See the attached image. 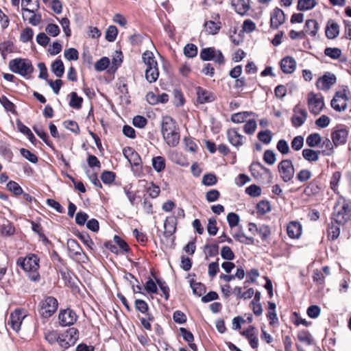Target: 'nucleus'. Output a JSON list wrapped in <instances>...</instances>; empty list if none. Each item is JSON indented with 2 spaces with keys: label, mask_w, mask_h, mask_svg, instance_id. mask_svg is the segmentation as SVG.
Here are the masks:
<instances>
[{
  "label": "nucleus",
  "mask_w": 351,
  "mask_h": 351,
  "mask_svg": "<svg viewBox=\"0 0 351 351\" xmlns=\"http://www.w3.org/2000/svg\"><path fill=\"white\" fill-rule=\"evenodd\" d=\"M176 217L174 216L167 217L164 223V234L167 239L173 234L176 230Z\"/></svg>",
  "instance_id": "21"
},
{
  "label": "nucleus",
  "mask_w": 351,
  "mask_h": 351,
  "mask_svg": "<svg viewBox=\"0 0 351 351\" xmlns=\"http://www.w3.org/2000/svg\"><path fill=\"white\" fill-rule=\"evenodd\" d=\"M280 68L285 73H291L295 69V60L289 56L285 57L281 60Z\"/></svg>",
  "instance_id": "24"
},
{
  "label": "nucleus",
  "mask_w": 351,
  "mask_h": 351,
  "mask_svg": "<svg viewBox=\"0 0 351 351\" xmlns=\"http://www.w3.org/2000/svg\"><path fill=\"white\" fill-rule=\"evenodd\" d=\"M64 56L69 61L77 60L79 58V53L75 48H69L64 50Z\"/></svg>",
  "instance_id": "49"
},
{
  "label": "nucleus",
  "mask_w": 351,
  "mask_h": 351,
  "mask_svg": "<svg viewBox=\"0 0 351 351\" xmlns=\"http://www.w3.org/2000/svg\"><path fill=\"white\" fill-rule=\"evenodd\" d=\"M322 154L323 156H330L333 153V145L332 143L329 138H325L321 145Z\"/></svg>",
  "instance_id": "39"
},
{
  "label": "nucleus",
  "mask_w": 351,
  "mask_h": 351,
  "mask_svg": "<svg viewBox=\"0 0 351 351\" xmlns=\"http://www.w3.org/2000/svg\"><path fill=\"white\" fill-rule=\"evenodd\" d=\"M161 132L166 143L171 147L177 146L180 142V130L174 119L169 116L162 117Z\"/></svg>",
  "instance_id": "1"
},
{
  "label": "nucleus",
  "mask_w": 351,
  "mask_h": 351,
  "mask_svg": "<svg viewBox=\"0 0 351 351\" xmlns=\"http://www.w3.org/2000/svg\"><path fill=\"white\" fill-rule=\"evenodd\" d=\"M77 319V315L71 308L60 309L58 315V321L61 326H71Z\"/></svg>",
  "instance_id": "10"
},
{
  "label": "nucleus",
  "mask_w": 351,
  "mask_h": 351,
  "mask_svg": "<svg viewBox=\"0 0 351 351\" xmlns=\"http://www.w3.org/2000/svg\"><path fill=\"white\" fill-rule=\"evenodd\" d=\"M204 252L206 254V258L208 257H214L219 254V246L217 243H207L204 246Z\"/></svg>",
  "instance_id": "32"
},
{
  "label": "nucleus",
  "mask_w": 351,
  "mask_h": 351,
  "mask_svg": "<svg viewBox=\"0 0 351 351\" xmlns=\"http://www.w3.org/2000/svg\"><path fill=\"white\" fill-rule=\"evenodd\" d=\"M256 127L257 124L256 121L250 119L244 125L243 130L246 134H252L255 132Z\"/></svg>",
  "instance_id": "61"
},
{
  "label": "nucleus",
  "mask_w": 351,
  "mask_h": 351,
  "mask_svg": "<svg viewBox=\"0 0 351 351\" xmlns=\"http://www.w3.org/2000/svg\"><path fill=\"white\" fill-rule=\"evenodd\" d=\"M339 34V25L332 21H329L326 27V36L328 39H335Z\"/></svg>",
  "instance_id": "25"
},
{
  "label": "nucleus",
  "mask_w": 351,
  "mask_h": 351,
  "mask_svg": "<svg viewBox=\"0 0 351 351\" xmlns=\"http://www.w3.org/2000/svg\"><path fill=\"white\" fill-rule=\"evenodd\" d=\"M322 142V138L318 133L308 135V147L318 146Z\"/></svg>",
  "instance_id": "60"
},
{
  "label": "nucleus",
  "mask_w": 351,
  "mask_h": 351,
  "mask_svg": "<svg viewBox=\"0 0 351 351\" xmlns=\"http://www.w3.org/2000/svg\"><path fill=\"white\" fill-rule=\"evenodd\" d=\"M156 281L155 282L151 278H148L145 284V289L148 293H154L156 294L158 293V287H157Z\"/></svg>",
  "instance_id": "44"
},
{
  "label": "nucleus",
  "mask_w": 351,
  "mask_h": 351,
  "mask_svg": "<svg viewBox=\"0 0 351 351\" xmlns=\"http://www.w3.org/2000/svg\"><path fill=\"white\" fill-rule=\"evenodd\" d=\"M250 0H237L235 2L232 3V6H234L235 11L241 14H245L248 10H250Z\"/></svg>",
  "instance_id": "26"
},
{
  "label": "nucleus",
  "mask_w": 351,
  "mask_h": 351,
  "mask_svg": "<svg viewBox=\"0 0 351 351\" xmlns=\"http://www.w3.org/2000/svg\"><path fill=\"white\" fill-rule=\"evenodd\" d=\"M135 308L141 313L145 314L148 311L149 307L147 303L141 299H136L134 302Z\"/></svg>",
  "instance_id": "55"
},
{
  "label": "nucleus",
  "mask_w": 351,
  "mask_h": 351,
  "mask_svg": "<svg viewBox=\"0 0 351 351\" xmlns=\"http://www.w3.org/2000/svg\"><path fill=\"white\" fill-rule=\"evenodd\" d=\"M159 77L158 66L150 67L145 70V78L149 83L155 82Z\"/></svg>",
  "instance_id": "36"
},
{
  "label": "nucleus",
  "mask_w": 351,
  "mask_h": 351,
  "mask_svg": "<svg viewBox=\"0 0 351 351\" xmlns=\"http://www.w3.org/2000/svg\"><path fill=\"white\" fill-rule=\"evenodd\" d=\"M64 126L75 134L80 133V128L77 123L72 120H66L63 122Z\"/></svg>",
  "instance_id": "56"
},
{
  "label": "nucleus",
  "mask_w": 351,
  "mask_h": 351,
  "mask_svg": "<svg viewBox=\"0 0 351 351\" xmlns=\"http://www.w3.org/2000/svg\"><path fill=\"white\" fill-rule=\"evenodd\" d=\"M256 208L258 213L265 214L271 210L269 202L268 201H261L257 204Z\"/></svg>",
  "instance_id": "63"
},
{
  "label": "nucleus",
  "mask_w": 351,
  "mask_h": 351,
  "mask_svg": "<svg viewBox=\"0 0 351 351\" xmlns=\"http://www.w3.org/2000/svg\"><path fill=\"white\" fill-rule=\"evenodd\" d=\"M294 114L292 117V124L295 127L301 126L306 120V112L304 110L300 109L299 106H295L293 110Z\"/></svg>",
  "instance_id": "22"
},
{
  "label": "nucleus",
  "mask_w": 351,
  "mask_h": 351,
  "mask_svg": "<svg viewBox=\"0 0 351 351\" xmlns=\"http://www.w3.org/2000/svg\"><path fill=\"white\" fill-rule=\"evenodd\" d=\"M152 166L157 172H160L165 169V159L162 156H156L152 158Z\"/></svg>",
  "instance_id": "38"
},
{
  "label": "nucleus",
  "mask_w": 351,
  "mask_h": 351,
  "mask_svg": "<svg viewBox=\"0 0 351 351\" xmlns=\"http://www.w3.org/2000/svg\"><path fill=\"white\" fill-rule=\"evenodd\" d=\"M263 160L269 165H274L276 160L275 153L272 150H266L263 155Z\"/></svg>",
  "instance_id": "58"
},
{
  "label": "nucleus",
  "mask_w": 351,
  "mask_h": 351,
  "mask_svg": "<svg viewBox=\"0 0 351 351\" xmlns=\"http://www.w3.org/2000/svg\"><path fill=\"white\" fill-rule=\"evenodd\" d=\"M213 20L206 21L204 29L208 34H217L221 28V23L219 21L220 16L218 13L213 14L211 16Z\"/></svg>",
  "instance_id": "14"
},
{
  "label": "nucleus",
  "mask_w": 351,
  "mask_h": 351,
  "mask_svg": "<svg viewBox=\"0 0 351 351\" xmlns=\"http://www.w3.org/2000/svg\"><path fill=\"white\" fill-rule=\"evenodd\" d=\"M332 220L338 225H345L351 219V208L343 198H339L334 206Z\"/></svg>",
  "instance_id": "2"
},
{
  "label": "nucleus",
  "mask_w": 351,
  "mask_h": 351,
  "mask_svg": "<svg viewBox=\"0 0 351 351\" xmlns=\"http://www.w3.org/2000/svg\"><path fill=\"white\" fill-rule=\"evenodd\" d=\"M184 54L189 58L195 57L197 54V46L192 43L187 44L184 47Z\"/></svg>",
  "instance_id": "42"
},
{
  "label": "nucleus",
  "mask_w": 351,
  "mask_h": 351,
  "mask_svg": "<svg viewBox=\"0 0 351 351\" xmlns=\"http://www.w3.org/2000/svg\"><path fill=\"white\" fill-rule=\"evenodd\" d=\"M58 271L65 283L73 287L75 284L73 277H75V276L74 274L66 267H61Z\"/></svg>",
  "instance_id": "27"
},
{
  "label": "nucleus",
  "mask_w": 351,
  "mask_h": 351,
  "mask_svg": "<svg viewBox=\"0 0 351 351\" xmlns=\"http://www.w3.org/2000/svg\"><path fill=\"white\" fill-rule=\"evenodd\" d=\"M197 100L200 104L209 103L215 100V95L203 88L202 87L198 86L196 88Z\"/></svg>",
  "instance_id": "20"
},
{
  "label": "nucleus",
  "mask_w": 351,
  "mask_h": 351,
  "mask_svg": "<svg viewBox=\"0 0 351 351\" xmlns=\"http://www.w3.org/2000/svg\"><path fill=\"white\" fill-rule=\"evenodd\" d=\"M33 36V29L30 27H26L21 33L20 39L23 43H27L32 39Z\"/></svg>",
  "instance_id": "52"
},
{
  "label": "nucleus",
  "mask_w": 351,
  "mask_h": 351,
  "mask_svg": "<svg viewBox=\"0 0 351 351\" xmlns=\"http://www.w3.org/2000/svg\"><path fill=\"white\" fill-rule=\"evenodd\" d=\"M62 334L69 339V341H71L74 344L76 343L79 338V331L75 328H69Z\"/></svg>",
  "instance_id": "40"
},
{
  "label": "nucleus",
  "mask_w": 351,
  "mask_h": 351,
  "mask_svg": "<svg viewBox=\"0 0 351 351\" xmlns=\"http://www.w3.org/2000/svg\"><path fill=\"white\" fill-rule=\"evenodd\" d=\"M14 50V47L12 42L7 40L0 43V53L3 59H5L7 55L12 53Z\"/></svg>",
  "instance_id": "35"
},
{
  "label": "nucleus",
  "mask_w": 351,
  "mask_h": 351,
  "mask_svg": "<svg viewBox=\"0 0 351 351\" xmlns=\"http://www.w3.org/2000/svg\"><path fill=\"white\" fill-rule=\"evenodd\" d=\"M69 255L77 261H84L86 256L83 252L79 243H66Z\"/></svg>",
  "instance_id": "15"
},
{
  "label": "nucleus",
  "mask_w": 351,
  "mask_h": 351,
  "mask_svg": "<svg viewBox=\"0 0 351 351\" xmlns=\"http://www.w3.org/2000/svg\"><path fill=\"white\" fill-rule=\"evenodd\" d=\"M15 233V228L9 221L3 223L0 226V236L3 238H7L13 235Z\"/></svg>",
  "instance_id": "29"
},
{
  "label": "nucleus",
  "mask_w": 351,
  "mask_h": 351,
  "mask_svg": "<svg viewBox=\"0 0 351 351\" xmlns=\"http://www.w3.org/2000/svg\"><path fill=\"white\" fill-rule=\"evenodd\" d=\"M307 346V332L304 330L300 331L298 334V341L295 343L298 351H305V347Z\"/></svg>",
  "instance_id": "30"
},
{
  "label": "nucleus",
  "mask_w": 351,
  "mask_h": 351,
  "mask_svg": "<svg viewBox=\"0 0 351 351\" xmlns=\"http://www.w3.org/2000/svg\"><path fill=\"white\" fill-rule=\"evenodd\" d=\"M245 193L251 197H259L261 195V189L256 184H252L246 188Z\"/></svg>",
  "instance_id": "54"
},
{
  "label": "nucleus",
  "mask_w": 351,
  "mask_h": 351,
  "mask_svg": "<svg viewBox=\"0 0 351 351\" xmlns=\"http://www.w3.org/2000/svg\"><path fill=\"white\" fill-rule=\"evenodd\" d=\"M0 103L4 107L6 111L14 112V105L5 96L3 95L0 97Z\"/></svg>",
  "instance_id": "62"
},
{
  "label": "nucleus",
  "mask_w": 351,
  "mask_h": 351,
  "mask_svg": "<svg viewBox=\"0 0 351 351\" xmlns=\"http://www.w3.org/2000/svg\"><path fill=\"white\" fill-rule=\"evenodd\" d=\"M341 53V50L337 47H326L324 50V54L334 60L338 59Z\"/></svg>",
  "instance_id": "43"
},
{
  "label": "nucleus",
  "mask_w": 351,
  "mask_h": 351,
  "mask_svg": "<svg viewBox=\"0 0 351 351\" xmlns=\"http://www.w3.org/2000/svg\"><path fill=\"white\" fill-rule=\"evenodd\" d=\"M227 137L229 143L234 147L239 149L241 147L246 138L239 134L238 128H230L227 130Z\"/></svg>",
  "instance_id": "13"
},
{
  "label": "nucleus",
  "mask_w": 351,
  "mask_h": 351,
  "mask_svg": "<svg viewBox=\"0 0 351 351\" xmlns=\"http://www.w3.org/2000/svg\"><path fill=\"white\" fill-rule=\"evenodd\" d=\"M118 34V29L114 25H110L106 32V39L109 42H113L116 40Z\"/></svg>",
  "instance_id": "45"
},
{
  "label": "nucleus",
  "mask_w": 351,
  "mask_h": 351,
  "mask_svg": "<svg viewBox=\"0 0 351 351\" xmlns=\"http://www.w3.org/2000/svg\"><path fill=\"white\" fill-rule=\"evenodd\" d=\"M7 189L13 193L15 195H21L23 192L20 185L17 182L12 180L8 182L7 184Z\"/></svg>",
  "instance_id": "48"
},
{
  "label": "nucleus",
  "mask_w": 351,
  "mask_h": 351,
  "mask_svg": "<svg viewBox=\"0 0 351 351\" xmlns=\"http://www.w3.org/2000/svg\"><path fill=\"white\" fill-rule=\"evenodd\" d=\"M336 80L334 74L327 73L317 80L316 86L320 90H328L336 82Z\"/></svg>",
  "instance_id": "18"
},
{
  "label": "nucleus",
  "mask_w": 351,
  "mask_h": 351,
  "mask_svg": "<svg viewBox=\"0 0 351 351\" xmlns=\"http://www.w3.org/2000/svg\"><path fill=\"white\" fill-rule=\"evenodd\" d=\"M333 221H334L332 220V222L327 230L328 237L331 240L337 239L340 233V225H338L337 223L334 224Z\"/></svg>",
  "instance_id": "37"
},
{
  "label": "nucleus",
  "mask_w": 351,
  "mask_h": 351,
  "mask_svg": "<svg viewBox=\"0 0 351 351\" xmlns=\"http://www.w3.org/2000/svg\"><path fill=\"white\" fill-rule=\"evenodd\" d=\"M58 306V300L53 297L47 296L39 303L38 311L41 317L49 318L56 311Z\"/></svg>",
  "instance_id": "5"
},
{
  "label": "nucleus",
  "mask_w": 351,
  "mask_h": 351,
  "mask_svg": "<svg viewBox=\"0 0 351 351\" xmlns=\"http://www.w3.org/2000/svg\"><path fill=\"white\" fill-rule=\"evenodd\" d=\"M16 265L25 271H34L39 268V258L34 254H29L25 257H19Z\"/></svg>",
  "instance_id": "6"
},
{
  "label": "nucleus",
  "mask_w": 351,
  "mask_h": 351,
  "mask_svg": "<svg viewBox=\"0 0 351 351\" xmlns=\"http://www.w3.org/2000/svg\"><path fill=\"white\" fill-rule=\"evenodd\" d=\"M250 169L252 175L256 180L266 183L271 182L273 176L270 170L263 166L261 162H253Z\"/></svg>",
  "instance_id": "4"
},
{
  "label": "nucleus",
  "mask_w": 351,
  "mask_h": 351,
  "mask_svg": "<svg viewBox=\"0 0 351 351\" xmlns=\"http://www.w3.org/2000/svg\"><path fill=\"white\" fill-rule=\"evenodd\" d=\"M26 317L25 311L22 308H16L10 314L8 320V325L15 331L20 330L21 324L24 318Z\"/></svg>",
  "instance_id": "12"
},
{
  "label": "nucleus",
  "mask_w": 351,
  "mask_h": 351,
  "mask_svg": "<svg viewBox=\"0 0 351 351\" xmlns=\"http://www.w3.org/2000/svg\"><path fill=\"white\" fill-rule=\"evenodd\" d=\"M285 21V14L284 12L276 8L271 13L270 27L273 29H278Z\"/></svg>",
  "instance_id": "17"
},
{
  "label": "nucleus",
  "mask_w": 351,
  "mask_h": 351,
  "mask_svg": "<svg viewBox=\"0 0 351 351\" xmlns=\"http://www.w3.org/2000/svg\"><path fill=\"white\" fill-rule=\"evenodd\" d=\"M20 153L23 157L28 160L29 162L32 163H36L38 162V157L36 154L32 153L29 150L21 148L20 149Z\"/></svg>",
  "instance_id": "51"
},
{
  "label": "nucleus",
  "mask_w": 351,
  "mask_h": 351,
  "mask_svg": "<svg viewBox=\"0 0 351 351\" xmlns=\"http://www.w3.org/2000/svg\"><path fill=\"white\" fill-rule=\"evenodd\" d=\"M60 334L55 330H49L45 332V339L51 345L58 342Z\"/></svg>",
  "instance_id": "46"
},
{
  "label": "nucleus",
  "mask_w": 351,
  "mask_h": 351,
  "mask_svg": "<svg viewBox=\"0 0 351 351\" xmlns=\"http://www.w3.org/2000/svg\"><path fill=\"white\" fill-rule=\"evenodd\" d=\"M110 64V60L107 57H103L95 64V69L97 71L105 70Z\"/></svg>",
  "instance_id": "50"
},
{
  "label": "nucleus",
  "mask_w": 351,
  "mask_h": 351,
  "mask_svg": "<svg viewBox=\"0 0 351 351\" xmlns=\"http://www.w3.org/2000/svg\"><path fill=\"white\" fill-rule=\"evenodd\" d=\"M189 282L193 293L197 296L200 297L206 293V287L203 283L196 282L193 279L191 280Z\"/></svg>",
  "instance_id": "33"
},
{
  "label": "nucleus",
  "mask_w": 351,
  "mask_h": 351,
  "mask_svg": "<svg viewBox=\"0 0 351 351\" xmlns=\"http://www.w3.org/2000/svg\"><path fill=\"white\" fill-rule=\"evenodd\" d=\"M71 100L69 101V106L71 108L75 109H80L82 107L83 99L81 97H79L75 92H72L70 94Z\"/></svg>",
  "instance_id": "41"
},
{
  "label": "nucleus",
  "mask_w": 351,
  "mask_h": 351,
  "mask_svg": "<svg viewBox=\"0 0 351 351\" xmlns=\"http://www.w3.org/2000/svg\"><path fill=\"white\" fill-rule=\"evenodd\" d=\"M173 321L179 324H182L186 322V315L181 311H176L173 314Z\"/></svg>",
  "instance_id": "59"
},
{
  "label": "nucleus",
  "mask_w": 351,
  "mask_h": 351,
  "mask_svg": "<svg viewBox=\"0 0 351 351\" xmlns=\"http://www.w3.org/2000/svg\"><path fill=\"white\" fill-rule=\"evenodd\" d=\"M348 131L345 128L335 130L331 134L332 143L335 146L343 145L346 143Z\"/></svg>",
  "instance_id": "19"
},
{
  "label": "nucleus",
  "mask_w": 351,
  "mask_h": 351,
  "mask_svg": "<svg viewBox=\"0 0 351 351\" xmlns=\"http://www.w3.org/2000/svg\"><path fill=\"white\" fill-rule=\"evenodd\" d=\"M52 73L58 77H61L64 73V66L60 59H56L51 65Z\"/></svg>",
  "instance_id": "28"
},
{
  "label": "nucleus",
  "mask_w": 351,
  "mask_h": 351,
  "mask_svg": "<svg viewBox=\"0 0 351 351\" xmlns=\"http://www.w3.org/2000/svg\"><path fill=\"white\" fill-rule=\"evenodd\" d=\"M23 20H27L29 23L33 26H37L41 21V14H37L36 10L27 8L21 9Z\"/></svg>",
  "instance_id": "16"
},
{
  "label": "nucleus",
  "mask_w": 351,
  "mask_h": 351,
  "mask_svg": "<svg viewBox=\"0 0 351 351\" xmlns=\"http://www.w3.org/2000/svg\"><path fill=\"white\" fill-rule=\"evenodd\" d=\"M10 69L15 73L23 77H27L32 74L34 71L32 62L29 59L15 58L9 62Z\"/></svg>",
  "instance_id": "3"
},
{
  "label": "nucleus",
  "mask_w": 351,
  "mask_h": 351,
  "mask_svg": "<svg viewBox=\"0 0 351 351\" xmlns=\"http://www.w3.org/2000/svg\"><path fill=\"white\" fill-rule=\"evenodd\" d=\"M278 171L283 181H290L294 175V168L290 160H283L278 165Z\"/></svg>",
  "instance_id": "11"
},
{
  "label": "nucleus",
  "mask_w": 351,
  "mask_h": 351,
  "mask_svg": "<svg viewBox=\"0 0 351 351\" xmlns=\"http://www.w3.org/2000/svg\"><path fill=\"white\" fill-rule=\"evenodd\" d=\"M151 274H152V276L155 278V280L156 281V283L158 285L157 286H158L160 289L162 291L165 299L166 300H168L169 298V286L167 285L166 282L163 279H162L160 278H157L156 276H155L153 271H152Z\"/></svg>",
  "instance_id": "31"
},
{
  "label": "nucleus",
  "mask_w": 351,
  "mask_h": 351,
  "mask_svg": "<svg viewBox=\"0 0 351 351\" xmlns=\"http://www.w3.org/2000/svg\"><path fill=\"white\" fill-rule=\"evenodd\" d=\"M258 138L265 144H269L272 138L271 131L267 130L258 133Z\"/></svg>",
  "instance_id": "53"
},
{
  "label": "nucleus",
  "mask_w": 351,
  "mask_h": 351,
  "mask_svg": "<svg viewBox=\"0 0 351 351\" xmlns=\"http://www.w3.org/2000/svg\"><path fill=\"white\" fill-rule=\"evenodd\" d=\"M142 58L147 66V69L158 66V63L152 52L146 51L143 53Z\"/></svg>",
  "instance_id": "34"
},
{
  "label": "nucleus",
  "mask_w": 351,
  "mask_h": 351,
  "mask_svg": "<svg viewBox=\"0 0 351 351\" xmlns=\"http://www.w3.org/2000/svg\"><path fill=\"white\" fill-rule=\"evenodd\" d=\"M287 231L291 239H298L302 234V226L298 221H291L287 226Z\"/></svg>",
  "instance_id": "23"
},
{
  "label": "nucleus",
  "mask_w": 351,
  "mask_h": 351,
  "mask_svg": "<svg viewBox=\"0 0 351 351\" xmlns=\"http://www.w3.org/2000/svg\"><path fill=\"white\" fill-rule=\"evenodd\" d=\"M324 106V97L321 94L308 93V110L315 116L319 114Z\"/></svg>",
  "instance_id": "9"
},
{
  "label": "nucleus",
  "mask_w": 351,
  "mask_h": 351,
  "mask_svg": "<svg viewBox=\"0 0 351 351\" xmlns=\"http://www.w3.org/2000/svg\"><path fill=\"white\" fill-rule=\"evenodd\" d=\"M200 58L204 61L214 60L219 64H224V57L220 50H216L214 47H206L201 50Z\"/></svg>",
  "instance_id": "8"
},
{
  "label": "nucleus",
  "mask_w": 351,
  "mask_h": 351,
  "mask_svg": "<svg viewBox=\"0 0 351 351\" xmlns=\"http://www.w3.org/2000/svg\"><path fill=\"white\" fill-rule=\"evenodd\" d=\"M330 122V119L326 115H322L318 118L315 123L317 128H326Z\"/></svg>",
  "instance_id": "64"
},
{
  "label": "nucleus",
  "mask_w": 351,
  "mask_h": 351,
  "mask_svg": "<svg viewBox=\"0 0 351 351\" xmlns=\"http://www.w3.org/2000/svg\"><path fill=\"white\" fill-rule=\"evenodd\" d=\"M222 258L226 261H232L234 258V254L231 248L228 246H223L221 250Z\"/></svg>",
  "instance_id": "57"
},
{
  "label": "nucleus",
  "mask_w": 351,
  "mask_h": 351,
  "mask_svg": "<svg viewBox=\"0 0 351 351\" xmlns=\"http://www.w3.org/2000/svg\"><path fill=\"white\" fill-rule=\"evenodd\" d=\"M249 115L250 113L246 111L234 113L231 116V121L233 123H241L244 122Z\"/></svg>",
  "instance_id": "47"
},
{
  "label": "nucleus",
  "mask_w": 351,
  "mask_h": 351,
  "mask_svg": "<svg viewBox=\"0 0 351 351\" xmlns=\"http://www.w3.org/2000/svg\"><path fill=\"white\" fill-rule=\"evenodd\" d=\"M348 90L343 89L337 91L331 100V107L337 112H342L347 108V101L348 100Z\"/></svg>",
  "instance_id": "7"
}]
</instances>
